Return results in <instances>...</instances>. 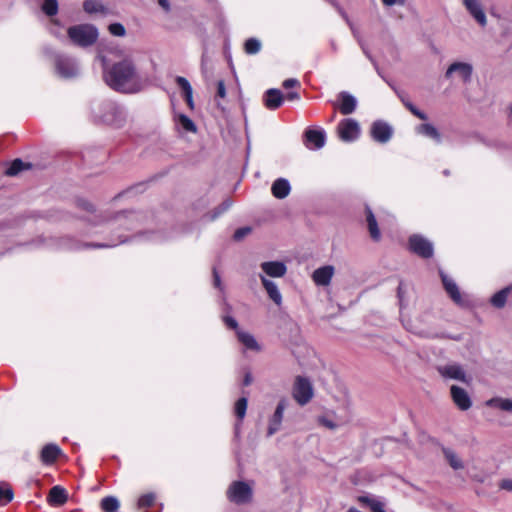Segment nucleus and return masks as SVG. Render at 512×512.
I'll use <instances>...</instances> for the list:
<instances>
[{
	"instance_id": "obj_50",
	"label": "nucleus",
	"mask_w": 512,
	"mask_h": 512,
	"mask_svg": "<svg viewBox=\"0 0 512 512\" xmlns=\"http://www.w3.org/2000/svg\"><path fill=\"white\" fill-rule=\"evenodd\" d=\"M51 24H52L53 26H57V27H58V28L51 27V28H50L51 33H52L53 35H55L56 37H61V36H62V34H61V33H60V31H59V29L61 28V25H60L59 20H57V19H54V18H53V19H51Z\"/></svg>"
},
{
	"instance_id": "obj_26",
	"label": "nucleus",
	"mask_w": 512,
	"mask_h": 512,
	"mask_svg": "<svg viewBox=\"0 0 512 512\" xmlns=\"http://www.w3.org/2000/svg\"><path fill=\"white\" fill-rule=\"evenodd\" d=\"M68 495L66 490L59 485L53 486L48 495V502L53 506H61L66 503Z\"/></svg>"
},
{
	"instance_id": "obj_37",
	"label": "nucleus",
	"mask_w": 512,
	"mask_h": 512,
	"mask_svg": "<svg viewBox=\"0 0 512 512\" xmlns=\"http://www.w3.org/2000/svg\"><path fill=\"white\" fill-rule=\"evenodd\" d=\"M41 10L43 13L49 17H54L57 15L59 10V4L57 0H44L41 5Z\"/></svg>"
},
{
	"instance_id": "obj_1",
	"label": "nucleus",
	"mask_w": 512,
	"mask_h": 512,
	"mask_svg": "<svg viewBox=\"0 0 512 512\" xmlns=\"http://www.w3.org/2000/svg\"><path fill=\"white\" fill-rule=\"evenodd\" d=\"M103 78L110 88L122 93H137L144 86L142 76L129 57L114 63L110 67H104Z\"/></svg>"
},
{
	"instance_id": "obj_30",
	"label": "nucleus",
	"mask_w": 512,
	"mask_h": 512,
	"mask_svg": "<svg viewBox=\"0 0 512 512\" xmlns=\"http://www.w3.org/2000/svg\"><path fill=\"white\" fill-rule=\"evenodd\" d=\"M418 134L424 135L428 138L433 139L436 143L441 142V135L439 131L432 124L425 123L416 127Z\"/></svg>"
},
{
	"instance_id": "obj_18",
	"label": "nucleus",
	"mask_w": 512,
	"mask_h": 512,
	"mask_svg": "<svg viewBox=\"0 0 512 512\" xmlns=\"http://www.w3.org/2000/svg\"><path fill=\"white\" fill-rule=\"evenodd\" d=\"M335 269L331 265H325L314 270L312 280L318 286H328L332 280Z\"/></svg>"
},
{
	"instance_id": "obj_35",
	"label": "nucleus",
	"mask_w": 512,
	"mask_h": 512,
	"mask_svg": "<svg viewBox=\"0 0 512 512\" xmlns=\"http://www.w3.org/2000/svg\"><path fill=\"white\" fill-rule=\"evenodd\" d=\"M232 206V201L230 199L224 200L219 206H217L213 211L208 213L205 217L208 220L213 221L225 213Z\"/></svg>"
},
{
	"instance_id": "obj_36",
	"label": "nucleus",
	"mask_w": 512,
	"mask_h": 512,
	"mask_svg": "<svg viewBox=\"0 0 512 512\" xmlns=\"http://www.w3.org/2000/svg\"><path fill=\"white\" fill-rule=\"evenodd\" d=\"M487 406L497 407L503 411H511L512 410V400L511 399H503V398H492L486 402Z\"/></svg>"
},
{
	"instance_id": "obj_22",
	"label": "nucleus",
	"mask_w": 512,
	"mask_h": 512,
	"mask_svg": "<svg viewBox=\"0 0 512 512\" xmlns=\"http://www.w3.org/2000/svg\"><path fill=\"white\" fill-rule=\"evenodd\" d=\"M260 279H261V282L269 296V298L276 304V305H281L282 303V295L278 289V286L277 284L272 281V280H269L267 279L266 276H263V275H260Z\"/></svg>"
},
{
	"instance_id": "obj_42",
	"label": "nucleus",
	"mask_w": 512,
	"mask_h": 512,
	"mask_svg": "<svg viewBox=\"0 0 512 512\" xmlns=\"http://www.w3.org/2000/svg\"><path fill=\"white\" fill-rule=\"evenodd\" d=\"M444 455L453 469L458 470L463 468V463L461 459L452 450L445 449Z\"/></svg>"
},
{
	"instance_id": "obj_59",
	"label": "nucleus",
	"mask_w": 512,
	"mask_h": 512,
	"mask_svg": "<svg viewBox=\"0 0 512 512\" xmlns=\"http://www.w3.org/2000/svg\"><path fill=\"white\" fill-rule=\"evenodd\" d=\"M251 382H252V377H251V375L248 373V374H246V375H245V378H244V385H245V386H248V385H250V384H251Z\"/></svg>"
},
{
	"instance_id": "obj_43",
	"label": "nucleus",
	"mask_w": 512,
	"mask_h": 512,
	"mask_svg": "<svg viewBox=\"0 0 512 512\" xmlns=\"http://www.w3.org/2000/svg\"><path fill=\"white\" fill-rule=\"evenodd\" d=\"M247 398L246 397H241L239 398L236 403H235V407H234V412H235V415L237 416V418L241 421L245 415H246V410H247Z\"/></svg>"
},
{
	"instance_id": "obj_14",
	"label": "nucleus",
	"mask_w": 512,
	"mask_h": 512,
	"mask_svg": "<svg viewBox=\"0 0 512 512\" xmlns=\"http://www.w3.org/2000/svg\"><path fill=\"white\" fill-rule=\"evenodd\" d=\"M440 277L444 289L446 293L449 295V297L452 299V301L457 305L463 306L465 304V301L456 282L448 275H446L443 271H440Z\"/></svg>"
},
{
	"instance_id": "obj_57",
	"label": "nucleus",
	"mask_w": 512,
	"mask_h": 512,
	"mask_svg": "<svg viewBox=\"0 0 512 512\" xmlns=\"http://www.w3.org/2000/svg\"><path fill=\"white\" fill-rule=\"evenodd\" d=\"M382 2L386 6H393L396 4H403L404 0H382Z\"/></svg>"
},
{
	"instance_id": "obj_58",
	"label": "nucleus",
	"mask_w": 512,
	"mask_h": 512,
	"mask_svg": "<svg viewBox=\"0 0 512 512\" xmlns=\"http://www.w3.org/2000/svg\"><path fill=\"white\" fill-rule=\"evenodd\" d=\"M286 98L290 101L298 100L300 98V95L298 92L292 91V92L287 93Z\"/></svg>"
},
{
	"instance_id": "obj_61",
	"label": "nucleus",
	"mask_w": 512,
	"mask_h": 512,
	"mask_svg": "<svg viewBox=\"0 0 512 512\" xmlns=\"http://www.w3.org/2000/svg\"><path fill=\"white\" fill-rule=\"evenodd\" d=\"M46 246L52 247V246H54V244L53 243H47Z\"/></svg>"
},
{
	"instance_id": "obj_11",
	"label": "nucleus",
	"mask_w": 512,
	"mask_h": 512,
	"mask_svg": "<svg viewBox=\"0 0 512 512\" xmlns=\"http://www.w3.org/2000/svg\"><path fill=\"white\" fill-rule=\"evenodd\" d=\"M370 135L374 141L384 144L392 138L393 129L387 122L376 120L371 125Z\"/></svg>"
},
{
	"instance_id": "obj_12",
	"label": "nucleus",
	"mask_w": 512,
	"mask_h": 512,
	"mask_svg": "<svg viewBox=\"0 0 512 512\" xmlns=\"http://www.w3.org/2000/svg\"><path fill=\"white\" fill-rule=\"evenodd\" d=\"M439 374L445 379L457 380L463 383L469 382V377L464 368L458 363H450L437 368Z\"/></svg>"
},
{
	"instance_id": "obj_41",
	"label": "nucleus",
	"mask_w": 512,
	"mask_h": 512,
	"mask_svg": "<svg viewBox=\"0 0 512 512\" xmlns=\"http://www.w3.org/2000/svg\"><path fill=\"white\" fill-rule=\"evenodd\" d=\"M156 503V494L155 493H147L142 495L138 500V507L140 509H149L152 508Z\"/></svg>"
},
{
	"instance_id": "obj_20",
	"label": "nucleus",
	"mask_w": 512,
	"mask_h": 512,
	"mask_svg": "<svg viewBox=\"0 0 512 512\" xmlns=\"http://www.w3.org/2000/svg\"><path fill=\"white\" fill-rule=\"evenodd\" d=\"M264 104L269 110H276L284 101V96L279 89H268L263 96Z\"/></svg>"
},
{
	"instance_id": "obj_9",
	"label": "nucleus",
	"mask_w": 512,
	"mask_h": 512,
	"mask_svg": "<svg viewBox=\"0 0 512 512\" xmlns=\"http://www.w3.org/2000/svg\"><path fill=\"white\" fill-rule=\"evenodd\" d=\"M410 250L422 258H431L434 254L433 243L422 235L414 234L409 238Z\"/></svg>"
},
{
	"instance_id": "obj_13",
	"label": "nucleus",
	"mask_w": 512,
	"mask_h": 512,
	"mask_svg": "<svg viewBox=\"0 0 512 512\" xmlns=\"http://www.w3.org/2000/svg\"><path fill=\"white\" fill-rule=\"evenodd\" d=\"M326 142V133L323 129H307L304 133V143L308 149L319 150Z\"/></svg>"
},
{
	"instance_id": "obj_15",
	"label": "nucleus",
	"mask_w": 512,
	"mask_h": 512,
	"mask_svg": "<svg viewBox=\"0 0 512 512\" xmlns=\"http://www.w3.org/2000/svg\"><path fill=\"white\" fill-rule=\"evenodd\" d=\"M450 391L453 402L460 410L466 411L472 406L471 398L465 389L452 385Z\"/></svg>"
},
{
	"instance_id": "obj_63",
	"label": "nucleus",
	"mask_w": 512,
	"mask_h": 512,
	"mask_svg": "<svg viewBox=\"0 0 512 512\" xmlns=\"http://www.w3.org/2000/svg\"><path fill=\"white\" fill-rule=\"evenodd\" d=\"M511 112H512V107H511Z\"/></svg>"
},
{
	"instance_id": "obj_39",
	"label": "nucleus",
	"mask_w": 512,
	"mask_h": 512,
	"mask_svg": "<svg viewBox=\"0 0 512 512\" xmlns=\"http://www.w3.org/2000/svg\"><path fill=\"white\" fill-rule=\"evenodd\" d=\"M262 44L257 38H249L245 41L244 50L249 55H255L260 52Z\"/></svg>"
},
{
	"instance_id": "obj_21",
	"label": "nucleus",
	"mask_w": 512,
	"mask_h": 512,
	"mask_svg": "<svg viewBox=\"0 0 512 512\" xmlns=\"http://www.w3.org/2000/svg\"><path fill=\"white\" fill-rule=\"evenodd\" d=\"M261 269L265 273L264 276L283 277L286 274L287 267L281 261H267L261 264Z\"/></svg>"
},
{
	"instance_id": "obj_44",
	"label": "nucleus",
	"mask_w": 512,
	"mask_h": 512,
	"mask_svg": "<svg viewBox=\"0 0 512 512\" xmlns=\"http://www.w3.org/2000/svg\"><path fill=\"white\" fill-rule=\"evenodd\" d=\"M360 501L367 503L372 510V512H386L384 509V504L379 500L372 499L366 496L360 497Z\"/></svg>"
},
{
	"instance_id": "obj_17",
	"label": "nucleus",
	"mask_w": 512,
	"mask_h": 512,
	"mask_svg": "<svg viewBox=\"0 0 512 512\" xmlns=\"http://www.w3.org/2000/svg\"><path fill=\"white\" fill-rule=\"evenodd\" d=\"M338 109L341 114H352L357 107V99L349 92L342 91L338 94Z\"/></svg>"
},
{
	"instance_id": "obj_25",
	"label": "nucleus",
	"mask_w": 512,
	"mask_h": 512,
	"mask_svg": "<svg viewBox=\"0 0 512 512\" xmlns=\"http://www.w3.org/2000/svg\"><path fill=\"white\" fill-rule=\"evenodd\" d=\"M271 191L275 198L284 199L289 195L291 186L287 179L278 178L273 182Z\"/></svg>"
},
{
	"instance_id": "obj_52",
	"label": "nucleus",
	"mask_w": 512,
	"mask_h": 512,
	"mask_svg": "<svg viewBox=\"0 0 512 512\" xmlns=\"http://www.w3.org/2000/svg\"><path fill=\"white\" fill-rule=\"evenodd\" d=\"M217 96L220 98H224L226 96V89L223 80H219L217 83Z\"/></svg>"
},
{
	"instance_id": "obj_4",
	"label": "nucleus",
	"mask_w": 512,
	"mask_h": 512,
	"mask_svg": "<svg viewBox=\"0 0 512 512\" xmlns=\"http://www.w3.org/2000/svg\"><path fill=\"white\" fill-rule=\"evenodd\" d=\"M252 495V487L244 481H234L227 489V498L229 501L238 505L250 502Z\"/></svg>"
},
{
	"instance_id": "obj_23",
	"label": "nucleus",
	"mask_w": 512,
	"mask_h": 512,
	"mask_svg": "<svg viewBox=\"0 0 512 512\" xmlns=\"http://www.w3.org/2000/svg\"><path fill=\"white\" fill-rule=\"evenodd\" d=\"M60 454V447L56 444L50 443L42 448L40 458L44 464L49 465L54 463Z\"/></svg>"
},
{
	"instance_id": "obj_27",
	"label": "nucleus",
	"mask_w": 512,
	"mask_h": 512,
	"mask_svg": "<svg viewBox=\"0 0 512 512\" xmlns=\"http://www.w3.org/2000/svg\"><path fill=\"white\" fill-rule=\"evenodd\" d=\"M179 88L183 91V96L188 107L192 110L194 109V101H193V89L190 82L182 76H177L175 79Z\"/></svg>"
},
{
	"instance_id": "obj_62",
	"label": "nucleus",
	"mask_w": 512,
	"mask_h": 512,
	"mask_svg": "<svg viewBox=\"0 0 512 512\" xmlns=\"http://www.w3.org/2000/svg\"><path fill=\"white\" fill-rule=\"evenodd\" d=\"M235 430H236V433H238V430H239V426L238 425H236Z\"/></svg>"
},
{
	"instance_id": "obj_34",
	"label": "nucleus",
	"mask_w": 512,
	"mask_h": 512,
	"mask_svg": "<svg viewBox=\"0 0 512 512\" xmlns=\"http://www.w3.org/2000/svg\"><path fill=\"white\" fill-rule=\"evenodd\" d=\"M103 512H115L119 507V500L114 496H107L101 500L100 503Z\"/></svg>"
},
{
	"instance_id": "obj_8",
	"label": "nucleus",
	"mask_w": 512,
	"mask_h": 512,
	"mask_svg": "<svg viewBox=\"0 0 512 512\" xmlns=\"http://www.w3.org/2000/svg\"><path fill=\"white\" fill-rule=\"evenodd\" d=\"M125 239H120L116 243H95V244H89V243H80L79 241L71 238V237H63L59 240V242L56 244L57 248L69 250V251H76L87 247H93V248H111L119 243H124Z\"/></svg>"
},
{
	"instance_id": "obj_51",
	"label": "nucleus",
	"mask_w": 512,
	"mask_h": 512,
	"mask_svg": "<svg viewBox=\"0 0 512 512\" xmlns=\"http://www.w3.org/2000/svg\"><path fill=\"white\" fill-rule=\"evenodd\" d=\"M297 86H300V82L295 78H289V79L284 80V82H283V87L285 89H290V88L297 87Z\"/></svg>"
},
{
	"instance_id": "obj_40",
	"label": "nucleus",
	"mask_w": 512,
	"mask_h": 512,
	"mask_svg": "<svg viewBox=\"0 0 512 512\" xmlns=\"http://www.w3.org/2000/svg\"><path fill=\"white\" fill-rule=\"evenodd\" d=\"M83 9L88 14L104 12V6L97 0H85Z\"/></svg>"
},
{
	"instance_id": "obj_28",
	"label": "nucleus",
	"mask_w": 512,
	"mask_h": 512,
	"mask_svg": "<svg viewBox=\"0 0 512 512\" xmlns=\"http://www.w3.org/2000/svg\"><path fill=\"white\" fill-rule=\"evenodd\" d=\"M327 2H329L333 7L336 8V10L339 12V14L342 16V18L349 24L351 30H352V33L355 37H358L357 36V31L356 29H354L353 25L350 23V20H349V17L347 15V13L343 10V8L339 5V3L336 1V0H326ZM358 39V43L360 44L364 54L369 58V59H372L369 52L367 51L364 43L362 42L361 39L357 38Z\"/></svg>"
},
{
	"instance_id": "obj_32",
	"label": "nucleus",
	"mask_w": 512,
	"mask_h": 512,
	"mask_svg": "<svg viewBox=\"0 0 512 512\" xmlns=\"http://www.w3.org/2000/svg\"><path fill=\"white\" fill-rule=\"evenodd\" d=\"M178 129L185 132L195 133L197 131L195 123L185 114H178L175 118Z\"/></svg>"
},
{
	"instance_id": "obj_47",
	"label": "nucleus",
	"mask_w": 512,
	"mask_h": 512,
	"mask_svg": "<svg viewBox=\"0 0 512 512\" xmlns=\"http://www.w3.org/2000/svg\"><path fill=\"white\" fill-rule=\"evenodd\" d=\"M223 321L228 328L235 330L236 333L237 330H241L238 326V322L232 316H224Z\"/></svg>"
},
{
	"instance_id": "obj_55",
	"label": "nucleus",
	"mask_w": 512,
	"mask_h": 512,
	"mask_svg": "<svg viewBox=\"0 0 512 512\" xmlns=\"http://www.w3.org/2000/svg\"><path fill=\"white\" fill-rule=\"evenodd\" d=\"M403 293H404V284L402 282H400L398 289H397V294H398V298H399V302H400L401 306L403 303Z\"/></svg>"
},
{
	"instance_id": "obj_33",
	"label": "nucleus",
	"mask_w": 512,
	"mask_h": 512,
	"mask_svg": "<svg viewBox=\"0 0 512 512\" xmlns=\"http://www.w3.org/2000/svg\"><path fill=\"white\" fill-rule=\"evenodd\" d=\"M14 497L11 486L6 482H0V506H4L12 501Z\"/></svg>"
},
{
	"instance_id": "obj_60",
	"label": "nucleus",
	"mask_w": 512,
	"mask_h": 512,
	"mask_svg": "<svg viewBox=\"0 0 512 512\" xmlns=\"http://www.w3.org/2000/svg\"><path fill=\"white\" fill-rule=\"evenodd\" d=\"M150 239L154 241H160L162 240V237L158 234H153V236Z\"/></svg>"
},
{
	"instance_id": "obj_45",
	"label": "nucleus",
	"mask_w": 512,
	"mask_h": 512,
	"mask_svg": "<svg viewBox=\"0 0 512 512\" xmlns=\"http://www.w3.org/2000/svg\"><path fill=\"white\" fill-rule=\"evenodd\" d=\"M404 102V105L406 106L407 109H409V111L414 115L416 116L417 118L421 119V120H426L427 119V115L422 112L421 110H419L415 105H413L411 102H408V101H403Z\"/></svg>"
},
{
	"instance_id": "obj_56",
	"label": "nucleus",
	"mask_w": 512,
	"mask_h": 512,
	"mask_svg": "<svg viewBox=\"0 0 512 512\" xmlns=\"http://www.w3.org/2000/svg\"><path fill=\"white\" fill-rule=\"evenodd\" d=\"M158 4L165 10L166 12L170 11V3L168 0H157Z\"/></svg>"
},
{
	"instance_id": "obj_53",
	"label": "nucleus",
	"mask_w": 512,
	"mask_h": 512,
	"mask_svg": "<svg viewBox=\"0 0 512 512\" xmlns=\"http://www.w3.org/2000/svg\"><path fill=\"white\" fill-rule=\"evenodd\" d=\"M500 488L507 490V491H512V479L502 480L500 483Z\"/></svg>"
},
{
	"instance_id": "obj_46",
	"label": "nucleus",
	"mask_w": 512,
	"mask_h": 512,
	"mask_svg": "<svg viewBox=\"0 0 512 512\" xmlns=\"http://www.w3.org/2000/svg\"><path fill=\"white\" fill-rule=\"evenodd\" d=\"M109 32L114 36H124L125 35V27L121 23H113L109 25Z\"/></svg>"
},
{
	"instance_id": "obj_6",
	"label": "nucleus",
	"mask_w": 512,
	"mask_h": 512,
	"mask_svg": "<svg viewBox=\"0 0 512 512\" xmlns=\"http://www.w3.org/2000/svg\"><path fill=\"white\" fill-rule=\"evenodd\" d=\"M473 75V66L468 62L455 61L451 63L446 72L445 78L452 79L458 78L463 83H469Z\"/></svg>"
},
{
	"instance_id": "obj_54",
	"label": "nucleus",
	"mask_w": 512,
	"mask_h": 512,
	"mask_svg": "<svg viewBox=\"0 0 512 512\" xmlns=\"http://www.w3.org/2000/svg\"><path fill=\"white\" fill-rule=\"evenodd\" d=\"M213 277H214V286L220 290H222V283L219 274L214 269L213 271Z\"/></svg>"
},
{
	"instance_id": "obj_38",
	"label": "nucleus",
	"mask_w": 512,
	"mask_h": 512,
	"mask_svg": "<svg viewBox=\"0 0 512 512\" xmlns=\"http://www.w3.org/2000/svg\"><path fill=\"white\" fill-rule=\"evenodd\" d=\"M29 167L30 164H25L21 159H15L6 169L5 174L8 176H15L19 172L28 169Z\"/></svg>"
},
{
	"instance_id": "obj_19",
	"label": "nucleus",
	"mask_w": 512,
	"mask_h": 512,
	"mask_svg": "<svg viewBox=\"0 0 512 512\" xmlns=\"http://www.w3.org/2000/svg\"><path fill=\"white\" fill-rule=\"evenodd\" d=\"M463 4L481 26L486 25V15L479 0H463Z\"/></svg>"
},
{
	"instance_id": "obj_16",
	"label": "nucleus",
	"mask_w": 512,
	"mask_h": 512,
	"mask_svg": "<svg viewBox=\"0 0 512 512\" xmlns=\"http://www.w3.org/2000/svg\"><path fill=\"white\" fill-rule=\"evenodd\" d=\"M286 406H287V404L284 399L280 400L279 403L277 404L274 414L272 415V417L269 420V426H268V431H267L268 436H272L277 431H279L281 424H282L283 415H284Z\"/></svg>"
},
{
	"instance_id": "obj_10",
	"label": "nucleus",
	"mask_w": 512,
	"mask_h": 512,
	"mask_svg": "<svg viewBox=\"0 0 512 512\" xmlns=\"http://www.w3.org/2000/svg\"><path fill=\"white\" fill-rule=\"evenodd\" d=\"M339 138L344 142H353L359 138V123L352 118H346L339 122L337 127Z\"/></svg>"
},
{
	"instance_id": "obj_2",
	"label": "nucleus",
	"mask_w": 512,
	"mask_h": 512,
	"mask_svg": "<svg viewBox=\"0 0 512 512\" xmlns=\"http://www.w3.org/2000/svg\"><path fill=\"white\" fill-rule=\"evenodd\" d=\"M93 114L99 121L118 128L124 125L127 116L125 109L113 101L97 103Z\"/></svg>"
},
{
	"instance_id": "obj_3",
	"label": "nucleus",
	"mask_w": 512,
	"mask_h": 512,
	"mask_svg": "<svg viewBox=\"0 0 512 512\" xmlns=\"http://www.w3.org/2000/svg\"><path fill=\"white\" fill-rule=\"evenodd\" d=\"M71 42L80 47L93 45L98 39V30L91 24H78L71 26L67 31Z\"/></svg>"
},
{
	"instance_id": "obj_5",
	"label": "nucleus",
	"mask_w": 512,
	"mask_h": 512,
	"mask_svg": "<svg viewBox=\"0 0 512 512\" xmlns=\"http://www.w3.org/2000/svg\"><path fill=\"white\" fill-rule=\"evenodd\" d=\"M57 74L65 79L74 78L79 75L80 68L77 61L67 55H57L55 58Z\"/></svg>"
},
{
	"instance_id": "obj_24",
	"label": "nucleus",
	"mask_w": 512,
	"mask_h": 512,
	"mask_svg": "<svg viewBox=\"0 0 512 512\" xmlns=\"http://www.w3.org/2000/svg\"><path fill=\"white\" fill-rule=\"evenodd\" d=\"M237 339L247 350L255 352H259L261 350V346L255 337L247 331L237 330Z\"/></svg>"
},
{
	"instance_id": "obj_48",
	"label": "nucleus",
	"mask_w": 512,
	"mask_h": 512,
	"mask_svg": "<svg viewBox=\"0 0 512 512\" xmlns=\"http://www.w3.org/2000/svg\"><path fill=\"white\" fill-rule=\"evenodd\" d=\"M250 232H251L250 227H242V228L237 229L234 232L233 237L235 240L239 241V240H242L245 236H247Z\"/></svg>"
},
{
	"instance_id": "obj_49",
	"label": "nucleus",
	"mask_w": 512,
	"mask_h": 512,
	"mask_svg": "<svg viewBox=\"0 0 512 512\" xmlns=\"http://www.w3.org/2000/svg\"><path fill=\"white\" fill-rule=\"evenodd\" d=\"M318 422H319V424H321L322 426H324L330 430H334L337 428L336 423H334L331 419L324 417V416L319 417Z\"/></svg>"
},
{
	"instance_id": "obj_7",
	"label": "nucleus",
	"mask_w": 512,
	"mask_h": 512,
	"mask_svg": "<svg viewBox=\"0 0 512 512\" xmlns=\"http://www.w3.org/2000/svg\"><path fill=\"white\" fill-rule=\"evenodd\" d=\"M313 387L311 382L305 378L298 376L293 387V397L295 401L301 405H306L313 397Z\"/></svg>"
},
{
	"instance_id": "obj_29",
	"label": "nucleus",
	"mask_w": 512,
	"mask_h": 512,
	"mask_svg": "<svg viewBox=\"0 0 512 512\" xmlns=\"http://www.w3.org/2000/svg\"><path fill=\"white\" fill-rule=\"evenodd\" d=\"M366 220L371 238L378 241L381 237L380 230L378 228L377 220L368 206L366 207Z\"/></svg>"
},
{
	"instance_id": "obj_31",
	"label": "nucleus",
	"mask_w": 512,
	"mask_h": 512,
	"mask_svg": "<svg viewBox=\"0 0 512 512\" xmlns=\"http://www.w3.org/2000/svg\"><path fill=\"white\" fill-rule=\"evenodd\" d=\"M512 290V286H507L496 292L490 299V303L495 308H503L506 304L508 295Z\"/></svg>"
}]
</instances>
